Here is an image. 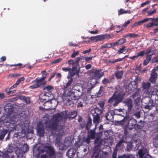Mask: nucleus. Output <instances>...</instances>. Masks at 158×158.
Listing matches in <instances>:
<instances>
[{
	"label": "nucleus",
	"instance_id": "obj_61",
	"mask_svg": "<svg viewBox=\"0 0 158 158\" xmlns=\"http://www.w3.org/2000/svg\"><path fill=\"white\" fill-rule=\"evenodd\" d=\"M131 23L130 20H127V22H125L124 24H123L122 26V28H123V27H127V26L128 25V24Z\"/></svg>",
	"mask_w": 158,
	"mask_h": 158
},
{
	"label": "nucleus",
	"instance_id": "obj_60",
	"mask_svg": "<svg viewBox=\"0 0 158 158\" xmlns=\"http://www.w3.org/2000/svg\"><path fill=\"white\" fill-rule=\"evenodd\" d=\"M127 128L128 127H124V132L123 134L124 135H125L126 137L128 135V132L127 131Z\"/></svg>",
	"mask_w": 158,
	"mask_h": 158
},
{
	"label": "nucleus",
	"instance_id": "obj_8",
	"mask_svg": "<svg viewBox=\"0 0 158 158\" xmlns=\"http://www.w3.org/2000/svg\"><path fill=\"white\" fill-rule=\"evenodd\" d=\"M37 132L39 136L42 137L44 135L45 129L41 121H39L37 124Z\"/></svg>",
	"mask_w": 158,
	"mask_h": 158
},
{
	"label": "nucleus",
	"instance_id": "obj_1",
	"mask_svg": "<svg viewBox=\"0 0 158 158\" xmlns=\"http://www.w3.org/2000/svg\"><path fill=\"white\" fill-rule=\"evenodd\" d=\"M63 117L60 113H57L53 115L49 123L48 127L53 131H60L63 129V127L60 126V129H58L59 127V122L62 121Z\"/></svg>",
	"mask_w": 158,
	"mask_h": 158
},
{
	"label": "nucleus",
	"instance_id": "obj_20",
	"mask_svg": "<svg viewBox=\"0 0 158 158\" xmlns=\"http://www.w3.org/2000/svg\"><path fill=\"white\" fill-rule=\"evenodd\" d=\"M81 86L77 85H75L73 86L71 89V90L70 91V94H74L75 93H76V91H78V92H80Z\"/></svg>",
	"mask_w": 158,
	"mask_h": 158
},
{
	"label": "nucleus",
	"instance_id": "obj_38",
	"mask_svg": "<svg viewBox=\"0 0 158 158\" xmlns=\"http://www.w3.org/2000/svg\"><path fill=\"white\" fill-rule=\"evenodd\" d=\"M92 125V119L89 118L88 119V121L86 124V130L88 131Z\"/></svg>",
	"mask_w": 158,
	"mask_h": 158
},
{
	"label": "nucleus",
	"instance_id": "obj_13",
	"mask_svg": "<svg viewBox=\"0 0 158 158\" xmlns=\"http://www.w3.org/2000/svg\"><path fill=\"white\" fill-rule=\"evenodd\" d=\"M158 76L157 73L151 71L149 80L152 83H154L156 81Z\"/></svg>",
	"mask_w": 158,
	"mask_h": 158
},
{
	"label": "nucleus",
	"instance_id": "obj_23",
	"mask_svg": "<svg viewBox=\"0 0 158 158\" xmlns=\"http://www.w3.org/2000/svg\"><path fill=\"white\" fill-rule=\"evenodd\" d=\"M79 75V71L72 72L71 70L68 73L67 78L68 79H70L75 75H77V76L78 77Z\"/></svg>",
	"mask_w": 158,
	"mask_h": 158
},
{
	"label": "nucleus",
	"instance_id": "obj_49",
	"mask_svg": "<svg viewBox=\"0 0 158 158\" xmlns=\"http://www.w3.org/2000/svg\"><path fill=\"white\" fill-rule=\"evenodd\" d=\"M138 153L139 158H143L144 153H143V150L142 149H140Z\"/></svg>",
	"mask_w": 158,
	"mask_h": 158
},
{
	"label": "nucleus",
	"instance_id": "obj_57",
	"mask_svg": "<svg viewBox=\"0 0 158 158\" xmlns=\"http://www.w3.org/2000/svg\"><path fill=\"white\" fill-rule=\"evenodd\" d=\"M110 82L109 79L106 78H104L102 81V83L104 84H107Z\"/></svg>",
	"mask_w": 158,
	"mask_h": 158
},
{
	"label": "nucleus",
	"instance_id": "obj_2",
	"mask_svg": "<svg viewBox=\"0 0 158 158\" xmlns=\"http://www.w3.org/2000/svg\"><path fill=\"white\" fill-rule=\"evenodd\" d=\"M141 81V78L139 77L136 76L135 80L131 82V85L135 89V91L132 95V97L134 100L135 104H136L139 103L141 99V95L139 93L141 89L138 88V84Z\"/></svg>",
	"mask_w": 158,
	"mask_h": 158
},
{
	"label": "nucleus",
	"instance_id": "obj_17",
	"mask_svg": "<svg viewBox=\"0 0 158 158\" xmlns=\"http://www.w3.org/2000/svg\"><path fill=\"white\" fill-rule=\"evenodd\" d=\"M124 102L128 107V110L130 111L132 107V100L131 98H128L125 100Z\"/></svg>",
	"mask_w": 158,
	"mask_h": 158
},
{
	"label": "nucleus",
	"instance_id": "obj_62",
	"mask_svg": "<svg viewBox=\"0 0 158 158\" xmlns=\"http://www.w3.org/2000/svg\"><path fill=\"white\" fill-rule=\"evenodd\" d=\"M90 138L88 136L86 138H85L83 139V141L84 142H86L88 144L89 143L90 141Z\"/></svg>",
	"mask_w": 158,
	"mask_h": 158
},
{
	"label": "nucleus",
	"instance_id": "obj_28",
	"mask_svg": "<svg viewBox=\"0 0 158 158\" xmlns=\"http://www.w3.org/2000/svg\"><path fill=\"white\" fill-rule=\"evenodd\" d=\"M123 71H117L114 74L116 78L118 79H121L123 75Z\"/></svg>",
	"mask_w": 158,
	"mask_h": 158
},
{
	"label": "nucleus",
	"instance_id": "obj_45",
	"mask_svg": "<svg viewBox=\"0 0 158 158\" xmlns=\"http://www.w3.org/2000/svg\"><path fill=\"white\" fill-rule=\"evenodd\" d=\"M10 66H13V67H17L18 66L19 67L18 68L19 69H21L22 68H23L25 67V65H23V64H22L19 63L17 64H11L10 65Z\"/></svg>",
	"mask_w": 158,
	"mask_h": 158
},
{
	"label": "nucleus",
	"instance_id": "obj_12",
	"mask_svg": "<svg viewBox=\"0 0 158 158\" xmlns=\"http://www.w3.org/2000/svg\"><path fill=\"white\" fill-rule=\"evenodd\" d=\"M96 42L99 41H102L105 39H109L111 38V36L109 34H106L104 35H101L96 36Z\"/></svg>",
	"mask_w": 158,
	"mask_h": 158
},
{
	"label": "nucleus",
	"instance_id": "obj_53",
	"mask_svg": "<svg viewBox=\"0 0 158 158\" xmlns=\"http://www.w3.org/2000/svg\"><path fill=\"white\" fill-rule=\"evenodd\" d=\"M25 80V78L23 77H22L19 78L16 81V84L18 85L22 81H23Z\"/></svg>",
	"mask_w": 158,
	"mask_h": 158
},
{
	"label": "nucleus",
	"instance_id": "obj_39",
	"mask_svg": "<svg viewBox=\"0 0 158 158\" xmlns=\"http://www.w3.org/2000/svg\"><path fill=\"white\" fill-rule=\"evenodd\" d=\"M127 143V142L124 140V137H123L121 139L120 141H119V142L116 144L115 148H119L121 145L122 143Z\"/></svg>",
	"mask_w": 158,
	"mask_h": 158
},
{
	"label": "nucleus",
	"instance_id": "obj_6",
	"mask_svg": "<svg viewBox=\"0 0 158 158\" xmlns=\"http://www.w3.org/2000/svg\"><path fill=\"white\" fill-rule=\"evenodd\" d=\"M54 96L52 93L50 94L48 93H45L44 94V96L43 97L42 99L43 100V102H44V108L45 109H48V108H46L45 106H46V104L48 102H49L51 103H52L53 101H56V100L53 99Z\"/></svg>",
	"mask_w": 158,
	"mask_h": 158
},
{
	"label": "nucleus",
	"instance_id": "obj_4",
	"mask_svg": "<svg viewBox=\"0 0 158 158\" xmlns=\"http://www.w3.org/2000/svg\"><path fill=\"white\" fill-rule=\"evenodd\" d=\"M46 77V74H43V77L39 79H36L32 81L33 84L29 86V89H34L40 87H44L46 84V81H44Z\"/></svg>",
	"mask_w": 158,
	"mask_h": 158
},
{
	"label": "nucleus",
	"instance_id": "obj_42",
	"mask_svg": "<svg viewBox=\"0 0 158 158\" xmlns=\"http://www.w3.org/2000/svg\"><path fill=\"white\" fill-rule=\"evenodd\" d=\"M133 148L132 143L131 142H128L127 146V150L128 151H130Z\"/></svg>",
	"mask_w": 158,
	"mask_h": 158
},
{
	"label": "nucleus",
	"instance_id": "obj_48",
	"mask_svg": "<svg viewBox=\"0 0 158 158\" xmlns=\"http://www.w3.org/2000/svg\"><path fill=\"white\" fill-rule=\"evenodd\" d=\"M79 65H77V64H75L73 65L72 68L71 69V70L72 72L79 71V70H77L78 67H79Z\"/></svg>",
	"mask_w": 158,
	"mask_h": 158
},
{
	"label": "nucleus",
	"instance_id": "obj_21",
	"mask_svg": "<svg viewBox=\"0 0 158 158\" xmlns=\"http://www.w3.org/2000/svg\"><path fill=\"white\" fill-rule=\"evenodd\" d=\"M103 111V110L101 109L99 107L96 106L92 110V114H95L101 115Z\"/></svg>",
	"mask_w": 158,
	"mask_h": 158
},
{
	"label": "nucleus",
	"instance_id": "obj_37",
	"mask_svg": "<svg viewBox=\"0 0 158 158\" xmlns=\"http://www.w3.org/2000/svg\"><path fill=\"white\" fill-rule=\"evenodd\" d=\"M136 125L138 129H141L144 126V122L143 121L140 120L138 122Z\"/></svg>",
	"mask_w": 158,
	"mask_h": 158
},
{
	"label": "nucleus",
	"instance_id": "obj_32",
	"mask_svg": "<svg viewBox=\"0 0 158 158\" xmlns=\"http://www.w3.org/2000/svg\"><path fill=\"white\" fill-rule=\"evenodd\" d=\"M97 80V79L94 78L92 77V78L90 79L89 81L90 82V84L91 85V86L94 87L96 86L97 84L99 83L98 81Z\"/></svg>",
	"mask_w": 158,
	"mask_h": 158
},
{
	"label": "nucleus",
	"instance_id": "obj_30",
	"mask_svg": "<svg viewBox=\"0 0 158 158\" xmlns=\"http://www.w3.org/2000/svg\"><path fill=\"white\" fill-rule=\"evenodd\" d=\"M147 21L148 19H144L142 20L139 21L138 22L135 23L131 26V27H136L137 26L141 25L144 23L146 22V21Z\"/></svg>",
	"mask_w": 158,
	"mask_h": 158
},
{
	"label": "nucleus",
	"instance_id": "obj_52",
	"mask_svg": "<svg viewBox=\"0 0 158 158\" xmlns=\"http://www.w3.org/2000/svg\"><path fill=\"white\" fill-rule=\"evenodd\" d=\"M6 107L7 106H6L4 107L5 111L7 112L9 114H11L13 112L12 109L11 108H7Z\"/></svg>",
	"mask_w": 158,
	"mask_h": 158
},
{
	"label": "nucleus",
	"instance_id": "obj_55",
	"mask_svg": "<svg viewBox=\"0 0 158 158\" xmlns=\"http://www.w3.org/2000/svg\"><path fill=\"white\" fill-rule=\"evenodd\" d=\"M153 143L154 146L156 148H158V140L155 138L153 141Z\"/></svg>",
	"mask_w": 158,
	"mask_h": 158
},
{
	"label": "nucleus",
	"instance_id": "obj_18",
	"mask_svg": "<svg viewBox=\"0 0 158 158\" xmlns=\"http://www.w3.org/2000/svg\"><path fill=\"white\" fill-rule=\"evenodd\" d=\"M103 139H98V141H95V139L94 141V143L95 144V150H100L101 146L102 144Z\"/></svg>",
	"mask_w": 158,
	"mask_h": 158
},
{
	"label": "nucleus",
	"instance_id": "obj_34",
	"mask_svg": "<svg viewBox=\"0 0 158 158\" xmlns=\"http://www.w3.org/2000/svg\"><path fill=\"white\" fill-rule=\"evenodd\" d=\"M151 58L152 57H151V55H147L145 59L143 61V65L144 66L147 65L151 60Z\"/></svg>",
	"mask_w": 158,
	"mask_h": 158
},
{
	"label": "nucleus",
	"instance_id": "obj_59",
	"mask_svg": "<svg viewBox=\"0 0 158 158\" xmlns=\"http://www.w3.org/2000/svg\"><path fill=\"white\" fill-rule=\"evenodd\" d=\"M79 54V52H75L74 51L73 53L70 56V57L71 58H75L76 56L77 55H78Z\"/></svg>",
	"mask_w": 158,
	"mask_h": 158
},
{
	"label": "nucleus",
	"instance_id": "obj_3",
	"mask_svg": "<svg viewBox=\"0 0 158 158\" xmlns=\"http://www.w3.org/2000/svg\"><path fill=\"white\" fill-rule=\"evenodd\" d=\"M124 96V94L115 91L112 97L109 98L108 102L111 105L116 106L122 101Z\"/></svg>",
	"mask_w": 158,
	"mask_h": 158
},
{
	"label": "nucleus",
	"instance_id": "obj_51",
	"mask_svg": "<svg viewBox=\"0 0 158 158\" xmlns=\"http://www.w3.org/2000/svg\"><path fill=\"white\" fill-rule=\"evenodd\" d=\"M118 158H135L134 156L132 155H130L127 156L125 155H123L121 156H119Z\"/></svg>",
	"mask_w": 158,
	"mask_h": 158
},
{
	"label": "nucleus",
	"instance_id": "obj_35",
	"mask_svg": "<svg viewBox=\"0 0 158 158\" xmlns=\"http://www.w3.org/2000/svg\"><path fill=\"white\" fill-rule=\"evenodd\" d=\"M73 80L72 78H71L68 82L64 85L63 88L64 89H66L69 88L70 86L71 85L72 83H73Z\"/></svg>",
	"mask_w": 158,
	"mask_h": 158
},
{
	"label": "nucleus",
	"instance_id": "obj_24",
	"mask_svg": "<svg viewBox=\"0 0 158 158\" xmlns=\"http://www.w3.org/2000/svg\"><path fill=\"white\" fill-rule=\"evenodd\" d=\"M78 91H76V93H75L74 94H69V95L73 97L72 98L74 100H77L80 97L81 95V92L80 90V92H77Z\"/></svg>",
	"mask_w": 158,
	"mask_h": 158
},
{
	"label": "nucleus",
	"instance_id": "obj_54",
	"mask_svg": "<svg viewBox=\"0 0 158 158\" xmlns=\"http://www.w3.org/2000/svg\"><path fill=\"white\" fill-rule=\"evenodd\" d=\"M99 155V153L94 152L92 156L91 157L92 158H98Z\"/></svg>",
	"mask_w": 158,
	"mask_h": 158
},
{
	"label": "nucleus",
	"instance_id": "obj_31",
	"mask_svg": "<svg viewBox=\"0 0 158 158\" xmlns=\"http://www.w3.org/2000/svg\"><path fill=\"white\" fill-rule=\"evenodd\" d=\"M95 132L94 130H91L88 132V136L91 139H94L95 137Z\"/></svg>",
	"mask_w": 158,
	"mask_h": 158
},
{
	"label": "nucleus",
	"instance_id": "obj_33",
	"mask_svg": "<svg viewBox=\"0 0 158 158\" xmlns=\"http://www.w3.org/2000/svg\"><path fill=\"white\" fill-rule=\"evenodd\" d=\"M131 12L129 10H125L124 9L121 8L118 10V15H120L123 14H130Z\"/></svg>",
	"mask_w": 158,
	"mask_h": 158
},
{
	"label": "nucleus",
	"instance_id": "obj_15",
	"mask_svg": "<svg viewBox=\"0 0 158 158\" xmlns=\"http://www.w3.org/2000/svg\"><path fill=\"white\" fill-rule=\"evenodd\" d=\"M73 97L69 95V97H67L65 98L64 100L66 102V105L71 107L73 106L74 102L73 100H74L73 99Z\"/></svg>",
	"mask_w": 158,
	"mask_h": 158
},
{
	"label": "nucleus",
	"instance_id": "obj_5",
	"mask_svg": "<svg viewBox=\"0 0 158 158\" xmlns=\"http://www.w3.org/2000/svg\"><path fill=\"white\" fill-rule=\"evenodd\" d=\"M44 149H41L39 150L38 148L39 153H43L45 151L50 158H56V154L53 147L51 146L45 145L44 146Z\"/></svg>",
	"mask_w": 158,
	"mask_h": 158
},
{
	"label": "nucleus",
	"instance_id": "obj_43",
	"mask_svg": "<svg viewBox=\"0 0 158 158\" xmlns=\"http://www.w3.org/2000/svg\"><path fill=\"white\" fill-rule=\"evenodd\" d=\"M105 105V102L104 101L102 100L100 101L98 103V105L99 106L100 108L104 110V107Z\"/></svg>",
	"mask_w": 158,
	"mask_h": 158
},
{
	"label": "nucleus",
	"instance_id": "obj_50",
	"mask_svg": "<svg viewBox=\"0 0 158 158\" xmlns=\"http://www.w3.org/2000/svg\"><path fill=\"white\" fill-rule=\"evenodd\" d=\"M156 9H155L154 10H153L152 11L151 10H149L148 11H147V13L148 14L147 15L148 16H149L154 13H155L156 12Z\"/></svg>",
	"mask_w": 158,
	"mask_h": 158
},
{
	"label": "nucleus",
	"instance_id": "obj_64",
	"mask_svg": "<svg viewBox=\"0 0 158 158\" xmlns=\"http://www.w3.org/2000/svg\"><path fill=\"white\" fill-rule=\"evenodd\" d=\"M84 102L83 101L82 102L79 101L77 103V107H82L83 106V104Z\"/></svg>",
	"mask_w": 158,
	"mask_h": 158
},
{
	"label": "nucleus",
	"instance_id": "obj_16",
	"mask_svg": "<svg viewBox=\"0 0 158 158\" xmlns=\"http://www.w3.org/2000/svg\"><path fill=\"white\" fill-rule=\"evenodd\" d=\"M114 115L113 110H110V111L106 113L105 117L106 119L108 121H112L114 120Z\"/></svg>",
	"mask_w": 158,
	"mask_h": 158
},
{
	"label": "nucleus",
	"instance_id": "obj_7",
	"mask_svg": "<svg viewBox=\"0 0 158 158\" xmlns=\"http://www.w3.org/2000/svg\"><path fill=\"white\" fill-rule=\"evenodd\" d=\"M102 69H92L89 71L90 73L92 76V77L96 79H98L102 77L104 75L103 72H101Z\"/></svg>",
	"mask_w": 158,
	"mask_h": 158
},
{
	"label": "nucleus",
	"instance_id": "obj_36",
	"mask_svg": "<svg viewBox=\"0 0 158 158\" xmlns=\"http://www.w3.org/2000/svg\"><path fill=\"white\" fill-rule=\"evenodd\" d=\"M158 25V23H156L155 22H152V23H148L146 24L145 25V26L147 28H149L152 27L154 26H156Z\"/></svg>",
	"mask_w": 158,
	"mask_h": 158
},
{
	"label": "nucleus",
	"instance_id": "obj_40",
	"mask_svg": "<svg viewBox=\"0 0 158 158\" xmlns=\"http://www.w3.org/2000/svg\"><path fill=\"white\" fill-rule=\"evenodd\" d=\"M103 131H100L96 134V137L95 139V141H98V139H101L102 136Z\"/></svg>",
	"mask_w": 158,
	"mask_h": 158
},
{
	"label": "nucleus",
	"instance_id": "obj_11",
	"mask_svg": "<svg viewBox=\"0 0 158 158\" xmlns=\"http://www.w3.org/2000/svg\"><path fill=\"white\" fill-rule=\"evenodd\" d=\"M82 56L77 57L75 60L73 59H71L69 60L68 62V64L69 65L73 66L75 64L79 65V62L81 59Z\"/></svg>",
	"mask_w": 158,
	"mask_h": 158
},
{
	"label": "nucleus",
	"instance_id": "obj_58",
	"mask_svg": "<svg viewBox=\"0 0 158 158\" xmlns=\"http://www.w3.org/2000/svg\"><path fill=\"white\" fill-rule=\"evenodd\" d=\"M118 110H116V109H115L114 111L113 110V112H114V115H116L119 116H124L122 114L120 113L119 112H118Z\"/></svg>",
	"mask_w": 158,
	"mask_h": 158
},
{
	"label": "nucleus",
	"instance_id": "obj_41",
	"mask_svg": "<svg viewBox=\"0 0 158 158\" xmlns=\"http://www.w3.org/2000/svg\"><path fill=\"white\" fill-rule=\"evenodd\" d=\"M11 89L10 88H7L5 89V91L8 95H10V94H13L15 93L16 90H13L11 91Z\"/></svg>",
	"mask_w": 158,
	"mask_h": 158
},
{
	"label": "nucleus",
	"instance_id": "obj_9",
	"mask_svg": "<svg viewBox=\"0 0 158 158\" xmlns=\"http://www.w3.org/2000/svg\"><path fill=\"white\" fill-rule=\"evenodd\" d=\"M19 115H15L12 116L10 118H7L6 122L9 123V125L11 126L12 128H15L16 127V124L18 120V117Z\"/></svg>",
	"mask_w": 158,
	"mask_h": 158
},
{
	"label": "nucleus",
	"instance_id": "obj_63",
	"mask_svg": "<svg viewBox=\"0 0 158 158\" xmlns=\"http://www.w3.org/2000/svg\"><path fill=\"white\" fill-rule=\"evenodd\" d=\"M24 101L27 104H30V99L29 97H26Z\"/></svg>",
	"mask_w": 158,
	"mask_h": 158
},
{
	"label": "nucleus",
	"instance_id": "obj_10",
	"mask_svg": "<svg viewBox=\"0 0 158 158\" xmlns=\"http://www.w3.org/2000/svg\"><path fill=\"white\" fill-rule=\"evenodd\" d=\"M137 124V121L136 119L132 118L128 121L127 124L125 127H128V130H131L134 128Z\"/></svg>",
	"mask_w": 158,
	"mask_h": 158
},
{
	"label": "nucleus",
	"instance_id": "obj_56",
	"mask_svg": "<svg viewBox=\"0 0 158 158\" xmlns=\"http://www.w3.org/2000/svg\"><path fill=\"white\" fill-rule=\"evenodd\" d=\"M145 54V51H140L137 55L138 57L139 56L143 57Z\"/></svg>",
	"mask_w": 158,
	"mask_h": 158
},
{
	"label": "nucleus",
	"instance_id": "obj_25",
	"mask_svg": "<svg viewBox=\"0 0 158 158\" xmlns=\"http://www.w3.org/2000/svg\"><path fill=\"white\" fill-rule=\"evenodd\" d=\"M77 113L76 110L70 111L68 114V118L70 120L75 118L77 116Z\"/></svg>",
	"mask_w": 158,
	"mask_h": 158
},
{
	"label": "nucleus",
	"instance_id": "obj_44",
	"mask_svg": "<svg viewBox=\"0 0 158 158\" xmlns=\"http://www.w3.org/2000/svg\"><path fill=\"white\" fill-rule=\"evenodd\" d=\"M126 48V46L124 45H123L122 46L121 48H120L118 51L117 53L120 55L123 53L124 51H125V48Z\"/></svg>",
	"mask_w": 158,
	"mask_h": 158
},
{
	"label": "nucleus",
	"instance_id": "obj_26",
	"mask_svg": "<svg viewBox=\"0 0 158 158\" xmlns=\"http://www.w3.org/2000/svg\"><path fill=\"white\" fill-rule=\"evenodd\" d=\"M43 89L45 93H48L50 94L52 93L51 92L54 90L53 87L51 85H48L44 87Z\"/></svg>",
	"mask_w": 158,
	"mask_h": 158
},
{
	"label": "nucleus",
	"instance_id": "obj_19",
	"mask_svg": "<svg viewBox=\"0 0 158 158\" xmlns=\"http://www.w3.org/2000/svg\"><path fill=\"white\" fill-rule=\"evenodd\" d=\"M95 114H92L93 121L94 123L97 125L100 123V115Z\"/></svg>",
	"mask_w": 158,
	"mask_h": 158
},
{
	"label": "nucleus",
	"instance_id": "obj_22",
	"mask_svg": "<svg viewBox=\"0 0 158 158\" xmlns=\"http://www.w3.org/2000/svg\"><path fill=\"white\" fill-rule=\"evenodd\" d=\"M141 85L143 90H148L150 87L151 83L149 82H145L143 81L141 83Z\"/></svg>",
	"mask_w": 158,
	"mask_h": 158
},
{
	"label": "nucleus",
	"instance_id": "obj_29",
	"mask_svg": "<svg viewBox=\"0 0 158 158\" xmlns=\"http://www.w3.org/2000/svg\"><path fill=\"white\" fill-rule=\"evenodd\" d=\"M103 86L102 85L100 86L99 90L96 93L95 96H96L98 98L102 96L104 94V91H103Z\"/></svg>",
	"mask_w": 158,
	"mask_h": 158
},
{
	"label": "nucleus",
	"instance_id": "obj_46",
	"mask_svg": "<svg viewBox=\"0 0 158 158\" xmlns=\"http://www.w3.org/2000/svg\"><path fill=\"white\" fill-rule=\"evenodd\" d=\"M138 35L136 34L135 33H130L129 34H127L126 36H124L125 37H126L127 36H129L130 38H134L138 36Z\"/></svg>",
	"mask_w": 158,
	"mask_h": 158
},
{
	"label": "nucleus",
	"instance_id": "obj_47",
	"mask_svg": "<svg viewBox=\"0 0 158 158\" xmlns=\"http://www.w3.org/2000/svg\"><path fill=\"white\" fill-rule=\"evenodd\" d=\"M118 41L119 43V45H121L126 42V40L125 39L120 38L119 40H118Z\"/></svg>",
	"mask_w": 158,
	"mask_h": 158
},
{
	"label": "nucleus",
	"instance_id": "obj_27",
	"mask_svg": "<svg viewBox=\"0 0 158 158\" xmlns=\"http://www.w3.org/2000/svg\"><path fill=\"white\" fill-rule=\"evenodd\" d=\"M8 130L3 129L0 130V140H2L7 134Z\"/></svg>",
	"mask_w": 158,
	"mask_h": 158
},
{
	"label": "nucleus",
	"instance_id": "obj_14",
	"mask_svg": "<svg viewBox=\"0 0 158 158\" xmlns=\"http://www.w3.org/2000/svg\"><path fill=\"white\" fill-rule=\"evenodd\" d=\"M77 152L76 148H71L69 149L67 152L66 155L70 158H73Z\"/></svg>",
	"mask_w": 158,
	"mask_h": 158
}]
</instances>
